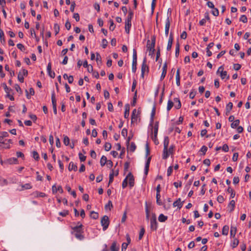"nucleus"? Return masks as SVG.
Instances as JSON below:
<instances>
[{
  "instance_id": "obj_1",
  "label": "nucleus",
  "mask_w": 251,
  "mask_h": 251,
  "mask_svg": "<svg viewBox=\"0 0 251 251\" xmlns=\"http://www.w3.org/2000/svg\"><path fill=\"white\" fill-rule=\"evenodd\" d=\"M82 226V225L79 222L77 223V225L76 226L74 227L72 226V229L73 230L72 233L74 234L76 238L79 240H82L84 238V236L83 234V230Z\"/></svg>"
},
{
  "instance_id": "obj_2",
  "label": "nucleus",
  "mask_w": 251,
  "mask_h": 251,
  "mask_svg": "<svg viewBox=\"0 0 251 251\" xmlns=\"http://www.w3.org/2000/svg\"><path fill=\"white\" fill-rule=\"evenodd\" d=\"M156 37L154 35H151V40H148L147 48L148 50L149 51V54H152L154 53L155 50L154 47L155 44Z\"/></svg>"
},
{
  "instance_id": "obj_3",
  "label": "nucleus",
  "mask_w": 251,
  "mask_h": 251,
  "mask_svg": "<svg viewBox=\"0 0 251 251\" xmlns=\"http://www.w3.org/2000/svg\"><path fill=\"white\" fill-rule=\"evenodd\" d=\"M100 223L102 226V229L105 231L108 227L109 224V218L107 216H104L101 219Z\"/></svg>"
},
{
  "instance_id": "obj_4",
  "label": "nucleus",
  "mask_w": 251,
  "mask_h": 251,
  "mask_svg": "<svg viewBox=\"0 0 251 251\" xmlns=\"http://www.w3.org/2000/svg\"><path fill=\"white\" fill-rule=\"evenodd\" d=\"M28 74V72L26 70L23 69L22 71L19 73L18 75V80L22 83L24 82V76L27 75Z\"/></svg>"
},
{
  "instance_id": "obj_5",
  "label": "nucleus",
  "mask_w": 251,
  "mask_h": 251,
  "mask_svg": "<svg viewBox=\"0 0 251 251\" xmlns=\"http://www.w3.org/2000/svg\"><path fill=\"white\" fill-rule=\"evenodd\" d=\"M148 67L146 64V59L145 58L143 60L141 67V76L144 77V74L146 71H148Z\"/></svg>"
},
{
  "instance_id": "obj_6",
  "label": "nucleus",
  "mask_w": 251,
  "mask_h": 251,
  "mask_svg": "<svg viewBox=\"0 0 251 251\" xmlns=\"http://www.w3.org/2000/svg\"><path fill=\"white\" fill-rule=\"evenodd\" d=\"M157 227V223L156 222V218L155 216H153L151 219V228L152 230H156Z\"/></svg>"
},
{
  "instance_id": "obj_7",
  "label": "nucleus",
  "mask_w": 251,
  "mask_h": 251,
  "mask_svg": "<svg viewBox=\"0 0 251 251\" xmlns=\"http://www.w3.org/2000/svg\"><path fill=\"white\" fill-rule=\"evenodd\" d=\"M126 178H127V180L128 179L129 185L130 187L132 188L133 187L134 185V178L132 174L131 173H129L127 176H126Z\"/></svg>"
},
{
  "instance_id": "obj_8",
  "label": "nucleus",
  "mask_w": 251,
  "mask_h": 251,
  "mask_svg": "<svg viewBox=\"0 0 251 251\" xmlns=\"http://www.w3.org/2000/svg\"><path fill=\"white\" fill-rule=\"evenodd\" d=\"M47 72H48L49 75L51 78H54L55 74L53 71H51V64L50 62H49L48 63L47 68Z\"/></svg>"
},
{
  "instance_id": "obj_9",
  "label": "nucleus",
  "mask_w": 251,
  "mask_h": 251,
  "mask_svg": "<svg viewBox=\"0 0 251 251\" xmlns=\"http://www.w3.org/2000/svg\"><path fill=\"white\" fill-rule=\"evenodd\" d=\"M138 118V112L136 109H134L131 114V123L137 122Z\"/></svg>"
},
{
  "instance_id": "obj_10",
  "label": "nucleus",
  "mask_w": 251,
  "mask_h": 251,
  "mask_svg": "<svg viewBox=\"0 0 251 251\" xmlns=\"http://www.w3.org/2000/svg\"><path fill=\"white\" fill-rule=\"evenodd\" d=\"M5 162L4 165L6 164H17L18 163V159L15 157H12L7 159L6 160L3 161Z\"/></svg>"
},
{
  "instance_id": "obj_11",
  "label": "nucleus",
  "mask_w": 251,
  "mask_h": 251,
  "mask_svg": "<svg viewBox=\"0 0 251 251\" xmlns=\"http://www.w3.org/2000/svg\"><path fill=\"white\" fill-rule=\"evenodd\" d=\"M173 39H174V37H173V32H171L170 34L168 45H167V50H169L171 49L172 46L173 44Z\"/></svg>"
},
{
  "instance_id": "obj_12",
  "label": "nucleus",
  "mask_w": 251,
  "mask_h": 251,
  "mask_svg": "<svg viewBox=\"0 0 251 251\" xmlns=\"http://www.w3.org/2000/svg\"><path fill=\"white\" fill-rule=\"evenodd\" d=\"M151 160V157H149L148 158V159L146 162V164H145L144 174L146 176H147L148 175V172H149V166H150Z\"/></svg>"
},
{
  "instance_id": "obj_13",
  "label": "nucleus",
  "mask_w": 251,
  "mask_h": 251,
  "mask_svg": "<svg viewBox=\"0 0 251 251\" xmlns=\"http://www.w3.org/2000/svg\"><path fill=\"white\" fill-rule=\"evenodd\" d=\"M183 205V202H181L180 198L178 199L176 201L173 203L174 207L177 206L179 209H180Z\"/></svg>"
},
{
  "instance_id": "obj_14",
  "label": "nucleus",
  "mask_w": 251,
  "mask_h": 251,
  "mask_svg": "<svg viewBox=\"0 0 251 251\" xmlns=\"http://www.w3.org/2000/svg\"><path fill=\"white\" fill-rule=\"evenodd\" d=\"M176 84L178 86H179L180 84V69L179 68L177 69V70L176 75Z\"/></svg>"
},
{
  "instance_id": "obj_15",
  "label": "nucleus",
  "mask_w": 251,
  "mask_h": 251,
  "mask_svg": "<svg viewBox=\"0 0 251 251\" xmlns=\"http://www.w3.org/2000/svg\"><path fill=\"white\" fill-rule=\"evenodd\" d=\"M22 188L20 189V191H23L24 190L30 189L32 186L30 183H26L25 184H22L21 185Z\"/></svg>"
},
{
  "instance_id": "obj_16",
  "label": "nucleus",
  "mask_w": 251,
  "mask_h": 251,
  "mask_svg": "<svg viewBox=\"0 0 251 251\" xmlns=\"http://www.w3.org/2000/svg\"><path fill=\"white\" fill-rule=\"evenodd\" d=\"M170 154H171L169 151H168V148H164L163 149V154H162V158L163 159H166L168 158Z\"/></svg>"
},
{
  "instance_id": "obj_17",
  "label": "nucleus",
  "mask_w": 251,
  "mask_h": 251,
  "mask_svg": "<svg viewBox=\"0 0 251 251\" xmlns=\"http://www.w3.org/2000/svg\"><path fill=\"white\" fill-rule=\"evenodd\" d=\"M68 169L70 171L72 170L76 171L77 169V166L75 165L73 162H71L69 163Z\"/></svg>"
},
{
  "instance_id": "obj_18",
  "label": "nucleus",
  "mask_w": 251,
  "mask_h": 251,
  "mask_svg": "<svg viewBox=\"0 0 251 251\" xmlns=\"http://www.w3.org/2000/svg\"><path fill=\"white\" fill-rule=\"evenodd\" d=\"M32 195L34 197H41L43 198L46 196V194L44 193L40 192L38 191H35L32 193Z\"/></svg>"
},
{
  "instance_id": "obj_19",
  "label": "nucleus",
  "mask_w": 251,
  "mask_h": 251,
  "mask_svg": "<svg viewBox=\"0 0 251 251\" xmlns=\"http://www.w3.org/2000/svg\"><path fill=\"white\" fill-rule=\"evenodd\" d=\"M136 149V146L134 142H131L130 145H127V149L131 152H134Z\"/></svg>"
},
{
  "instance_id": "obj_20",
  "label": "nucleus",
  "mask_w": 251,
  "mask_h": 251,
  "mask_svg": "<svg viewBox=\"0 0 251 251\" xmlns=\"http://www.w3.org/2000/svg\"><path fill=\"white\" fill-rule=\"evenodd\" d=\"M129 109H130L129 105L128 104L126 105L125 111L124 113V117L126 119L129 117Z\"/></svg>"
},
{
  "instance_id": "obj_21",
  "label": "nucleus",
  "mask_w": 251,
  "mask_h": 251,
  "mask_svg": "<svg viewBox=\"0 0 251 251\" xmlns=\"http://www.w3.org/2000/svg\"><path fill=\"white\" fill-rule=\"evenodd\" d=\"M131 25V22H130V20L129 18L127 19L126 21V25H125V29L126 31H129L130 29V27Z\"/></svg>"
},
{
  "instance_id": "obj_22",
  "label": "nucleus",
  "mask_w": 251,
  "mask_h": 251,
  "mask_svg": "<svg viewBox=\"0 0 251 251\" xmlns=\"http://www.w3.org/2000/svg\"><path fill=\"white\" fill-rule=\"evenodd\" d=\"M237 228L235 226H231L230 228V236L234 237L236 233Z\"/></svg>"
},
{
  "instance_id": "obj_23",
  "label": "nucleus",
  "mask_w": 251,
  "mask_h": 251,
  "mask_svg": "<svg viewBox=\"0 0 251 251\" xmlns=\"http://www.w3.org/2000/svg\"><path fill=\"white\" fill-rule=\"evenodd\" d=\"M235 204V202L234 200H232L229 202L228 207L230 208V212H232L234 210Z\"/></svg>"
},
{
  "instance_id": "obj_24",
  "label": "nucleus",
  "mask_w": 251,
  "mask_h": 251,
  "mask_svg": "<svg viewBox=\"0 0 251 251\" xmlns=\"http://www.w3.org/2000/svg\"><path fill=\"white\" fill-rule=\"evenodd\" d=\"M51 102L52 104V107H56V100L55 97V93L54 91L51 94Z\"/></svg>"
},
{
  "instance_id": "obj_25",
  "label": "nucleus",
  "mask_w": 251,
  "mask_h": 251,
  "mask_svg": "<svg viewBox=\"0 0 251 251\" xmlns=\"http://www.w3.org/2000/svg\"><path fill=\"white\" fill-rule=\"evenodd\" d=\"M111 251H118L119 247H117V243L116 242H113L112 244V245L110 247Z\"/></svg>"
},
{
  "instance_id": "obj_26",
  "label": "nucleus",
  "mask_w": 251,
  "mask_h": 251,
  "mask_svg": "<svg viewBox=\"0 0 251 251\" xmlns=\"http://www.w3.org/2000/svg\"><path fill=\"white\" fill-rule=\"evenodd\" d=\"M232 107H233V104L232 102H229L227 104V105L226 106V114H227L228 113H229L230 112V111H231V110L232 108Z\"/></svg>"
},
{
  "instance_id": "obj_27",
  "label": "nucleus",
  "mask_w": 251,
  "mask_h": 251,
  "mask_svg": "<svg viewBox=\"0 0 251 251\" xmlns=\"http://www.w3.org/2000/svg\"><path fill=\"white\" fill-rule=\"evenodd\" d=\"M155 107H153V108L152 109V111H151V119H150L151 125H152V123H153V119H154V117L155 116Z\"/></svg>"
},
{
  "instance_id": "obj_28",
  "label": "nucleus",
  "mask_w": 251,
  "mask_h": 251,
  "mask_svg": "<svg viewBox=\"0 0 251 251\" xmlns=\"http://www.w3.org/2000/svg\"><path fill=\"white\" fill-rule=\"evenodd\" d=\"M229 227L228 226H224L222 229V234L224 235H227L228 233Z\"/></svg>"
},
{
  "instance_id": "obj_29",
  "label": "nucleus",
  "mask_w": 251,
  "mask_h": 251,
  "mask_svg": "<svg viewBox=\"0 0 251 251\" xmlns=\"http://www.w3.org/2000/svg\"><path fill=\"white\" fill-rule=\"evenodd\" d=\"M169 144V138L168 136H165L164 139L163 144L164 148H168Z\"/></svg>"
},
{
  "instance_id": "obj_30",
  "label": "nucleus",
  "mask_w": 251,
  "mask_h": 251,
  "mask_svg": "<svg viewBox=\"0 0 251 251\" xmlns=\"http://www.w3.org/2000/svg\"><path fill=\"white\" fill-rule=\"evenodd\" d=\"M167 216L161 214L158 217V220L160 222H164L167 220Z\"/></svg>"
},
{
  "instance_id": "obj_31",
  "label": "nucleus",
  "mask_w": 251,
  "mask_h": 251,
  "mask_svg": "<svg viewBox=\"0 0 251 251\" xmlns=\"http://www.w3.org/2000/svg\"><path fill=\"white\" fill-rule=\"evenodd\" d=\"M240 124V120H236L234 121L231 124V127L232 128H235L238 126Z\"/></svg>"
},
{
  "instance_id": "obj_32",
  "label": "nucleus",
  "mask_w": 251,
  "mask_h": 251,
  "mask_svg": "<svg viewBox=\"0 0 251 251\" xmlns=\"http://www.w3.org/2000/svg\"><path fill=\"white\" fill-rule=\"evenodd\" d=\"M158 127H159L158 122H156V123L154 126V127H153V130H154L153 136H154L155 138H156V136L157 135Z\"/></svg>"
},
{
  "instance_id": "obj_33",
  "label": "nucleus",
  "mask_w": 251,
  "mask_h": 251,
  "mask_svg": "<svg viewBox=\"0 0 251 251\" xmlns=\"http://www.w3.org/2000/svg\"><path fill=\"white\" fill-rule=\"evenodd\" d=\"M107 161L106 157L104 155H102L100 161L101 166H103L106 163Z\"/></svg>"
},
{
  "instance_id": "obj_34",
  "label": "nucleus",
  "mask_w": 251,
  "mask_h": 251,
  "mask_svg": "<svg viewBox=\"0 0 251 251\" xmlns=\"http://www.w3.org/2000/svg\"><path fill=\"white\" fill-rule=\"evenodd\" d=\"M170 22L169 19V18H168L166 21L165 22V31H169V28H170Z\"/></svg>"
},
{
  "instance_id": "obj_35",
  "label": "nucleus",
  "mask_w": 251,
  "mask_h": 251,
  "mask_svg": "<svg viewBox=\"0 0 251 251\" xmlns=\"http://www.w3.org/2000/svg\"><path fill=\"white\" fill-rule=\"evenodd\" d=\"M137 60H132V71L133 73H135L136 71Z\"/></svg>"
},
{
  "instance_id": "obj_36",
  "label": "nucleus",
  "mask_w": 251,
  "mask_h": 251,
  "mask_svg": "<svg viewBox=\"0 0 251 251\" xmlns=\"http://www.w3.org/2000/svg\"><path fill=\"white\" fill-rule=\"evenodd\" d=\"M173 105H174L173 102L171 100H169L168 101L167 107V111H170L171 109V108L173 107Z\"/></svg>"
},
{
  "instance_id": "obj_37",
  "label": "nucleus",
  "mask_w": 251,
  "mask_h": 251,
  "mask_svg": "<svg viewBox=\"0 0 251 251\" xmlns=\"http://www.w3.org/2000/svg\"><path fill=\"white\" fill-rule=\"evenodd\" d=\"M160 194H156V203L159 205H161L162 204V202L160 200Z\"/></svg>"
},
{
  "instance_id": "obj_38",
  "label": "nucleus",
  "mask_w": 251,
  "mask_h": 251,
  "mask_svg": "<svg viewBox=\"0 0 251 251\" xmlns=\"http://www.w3.org/2000/svg\"><path fill=\"white\" fill-rule=\"evenodd\" d=\"M220 76L222 79H224L226 77L227 79H228L229 77V76L227 75L226 71H222L221 73Z\"/></svg>"
},
{
  "instance_id": "obj_39",
  "label": "nucleus",
  "mask_w": 251,
  "mask_h": 251,
  "mask_svg": "<svg viewBox=\"0 0 251 251\" xmlns=\"http://www.w3.org/2000/svg\"><path fill=\"white\" fill-rule=\"evenodd\" d=\"M90 216L93 219H97L99 217V214L97 212H95V211H92L91 212Z\"/></svg>"
},
{
  "instance_id": "obj_40",
  "label": "nucleus",
  "mask_w": 251,
  "mask_h": 251,
  "mask_svg": "<svg viewBox=\"0 0 251 251\" xmlns=\"http://www.w3.org/2000/svg\"><path fill=\"white\" fill-rule=\"evenodd\" d=\"M4 32H0V42L3 45H5V40L4 39Z\"/></svg>"
},
{
  "instance_id": "obj_41",
  "label": "nucleus",
  "mask_w": 251,
  "mask_h": 251,
  "mask_svg": "<svg viewBox=\"0 0 251 251\" xmlns=\"http://www.w3.org/2000/svg\"><path fill=\"white\" fill-rule=\"evenodd\" d=\"M114 176V171L112 170V171L111 172V173L109 174V184H110V183H111L113 182Z\"/></svg>"
},
{
  "instance_id": "obj_42",
  "label": "nucleus",
  "mask_w": 251,
  "mask_h": 251,
  "mask_svg": "<svg viewBox=\"0 0 251 251\" xmlns=\"http://www.w3.org/2000/svg\"><path fill=\"white\" fill-rule=\"evenodd\" d=\"M238 244L239 240L236 238H234L231 244V246L233 248H235L238 246Z\"/></svg>"
},
{
  "instance_id": "obj_43",
  "label": "nucleus",
  "mask_w": 251,
  "mask_h": 251,
  "mask_svg": "<svg viewBox=\"0 0 251 251\" xmlns=\"http://www.w3.org/2000/svg\"><path fill=\"white\" fill-rule=\"evenodd\" d=\"M211 13L214 16H218L219 14L218 9L215 7H214V8H212Z\"/></svg>"
},
{
  "instance_id": "obj_44",
  "label": "nucleus",
  "mask_w": 251,
  "mask_h": 251,
  "mask_svg": "<svg viewBox=\"0 0 251 251\" xmlns=\"http://www.w3.org/2000/svg\"><path fill=\"white\" fill-rule=\"evenodd\" d=\"M63 143L66 146H68L70 144V139L67 136H64L63 139Z\"/></svg>"
},
{
  "instance_id": "obj_45",
  "label": "nucleus",
  "mask_w": 251,
  "mask_h": 251,
  "mask_svg": "<svg viewBox=\"0 0 251 251\" xmlns=\"http://www.w3.org/2000/svg\"><path fill=\"white\" fill-rule=\"evenodd\" d=\"M32 157L36 160H38L39 159V155L36 151L32 152Z\"/></svg>"
},
{
  "instance_id": "obj_46",
  "label": "nucleus",
  "mask_w": 251,
  "mask_h": 251,
  "mask_svg": "<svg viewBox=\"0 0 251 251\" xmlns=\"http://www.w3.org/2000/svg\"><path fill=\"white\" fill-rule=\"evenodd\" d=\"M240 21L244 23H246L248 21V19L246 15H243L240 18Z\"/></svg>"
},
{
  "instance_id": "obj_47",
  "label": "nucleus",
  "mask_w": 251,
  "mask_h": 251,
  "mask_svg": "<svg viewBox=\"0 0 251 251\" xmlns=\"http://www.w3.org/2000/svg\"><path fill=\"white\" fill-rule=\"evenodd\" d=\"M111 148V145L109 143H106L104 145V149L106 151H109Z\"/></svg>"
},
{
  "instance_id": "obj_48",
  "label": "nucleus",
  "mask_w": 251,
  "mask_h": 251,
  "mask_svg": "<svg viewBox=\"0 0 251 251\" xmlns=\"http://www.w3.org/2000/svg\"><path fill=\"white\" fill-rule=\"evenodd\" d=\"M107 44H108V42L106 39H102V42H101V46L103 49L106 48V47L107 46Z\"/></svg>"
},
{
  "instance_id": "obj_49",
  "label": "nucleus",
  "mask_w": 251,
  "mask_h": 251,
  "mask_svg": "<svg viewBox=\"0 0 251 251\" xmlns=\"http://www.w3.org/2000/svg\"><path fill=\"white\" fill-rule=\"evenodd\" d=\"M175 101L178 102V103L176 105H175V107L177 109H179L181 106L180 100H179V99L176 98L175 99Z\"/></svg>"
},
{
  "instance_id": "obj_50",
  "label": "nucleus",
  "mask_w": 251,
  "mask_h": 251,
  "mask_svg": "<svg viewBox=\"0 0 251 251\" xmlns=\"http://www.w3.org/2000/svg\"><path fill=\"white\" fill-rule=\"evenodd\" d=\"M144 233H145V229L144 228H142L141 229L140 233H139V240H141L142 238Z\"/></svg>"
},
{
  "instance_id": "obj_51",
  "label": "nucleus",
  "mask_w": 251,
  "mask_h": 251,
  "mask_svg": "<svg viewBox=\"0 0 251 251\" xmlns=\"http://www.w3.org/2000/svg\"><path fill=\"white\" fill-rule=\"evenodd\" d=\"M217 200L219 203H222L225 200L222 195H219L218 196Z\"/></svg>"
},
{
  "instance_id": "obj_52",
  "label": "nucleus",
  "mask_w": 251,
  "mask_h": 251,
  "mask_svg": "<svg viewBox=\"0 0 251 251\" xmlns=\"http://www.w3.org/2000/svg\"><path fill=\"white\" fill-rule=\"evenodd\" d=\"M207 150V148L205 146H202L200 150V151L202 152V154L204 155Z\"/></svg>"
},
{
  "instance_id": "obj_53",
  "label": "nucleus",
  "mask_w": 251,
  "mask_h": 251,
  "mask_svg": "<svg viewBox=\"0 0 251 251\" xmlns=\"http://www.w3.org/2000/svg\"><path fill=\"white\" fill-rule=\"evenodd\" d=\"M179 44L177 43L176 45V56L177 57L179 55Z\"/></svg>"
},
{
  "instance_id": "obj_54",
  "label": "nucleus",
  "mask_w": 251,
  "mask_h": 251,
  "mask_svg": "<svg viewBox=\"0 0 251 251\" xmlns=\"http://www.w3.org/2000/svg\"><path fill=\"white\" fill-rule=\"evenodd\" d=\"M79 158L81 162H83L86 159V156L83 155L81 153H79L78 154Z\"/></svg>"
},
{
  "instance_id": "obj_55",
  "label": "nucleus",
  "mask_w": 251,
  "mask_h": 251,
  "mask_svg": "<svg viewBox=\"0 0 251 251\" xmlns=\"http://www.w3.org/2000/svg\"><path fill=\"white\" fill-rule=\"evenodd\" d=\"M17 47L19 50H20L22 51H24L25 50L24 46L22 44H18Z\"/></svg>"
},
{
  "instance_id": "obj_56",
  "label": "nucleus",
  "mask_w": 251,
  "mask_h": 251,
  "mask_svg": "<svg viewBox=\"0 0 251 251\" xmlns=\"http://www.w3.org/2000/svg\"><path fill=\"white\" fill-rule=\"evenodd\" d=\"M128 244H127L126 243H123L122 245V251H126V250L127 248V246H128Z\"/></svg>"
},
{
  "instance_id": "obj_57",
  "label": "nucleus",
  "mask_w": 251,
  "mask_h": 251,
  "mask_svg": "<svg viewBox=\"0 0 251 251\" xmlns=\"http://www.w3.org/2000/svg\"><path fill=\"white\" fill-rule=\"evenodd\" d=\"M121 134L124 137L127 136V130L126 128H123L122 130Z\"/></svg>"
},
{
  "instance_id": "obj_58",
  "label": "nucleus",
  "mask_w": 251,
  "mask_h": 251,
  "mask_svg": "<svg viewBox=\"0 0 251 251\" xmlns=\"http://www.w3.org/2000/svg\"><path fill=\"white\" fill-rule=\"evenodd\" d=\"M127 185V178H125L124 179V180H123V183H122V187L123 188H125Z\"/></svg>"
},
{
  "instance_id": "obj_59",
  "label": "nucleus",
  "mask_w": 251,
  "mask_h": 251,
  "mask_svg": "<svg viewBox=\"0 0 251 251\" xmlns=\"http://www.w3.org/2000/svg\"><path fill=\"white\" fill-rule=\"evenodd\" d=\"M241 65L239 64H234L233 65V68L236 71H238L240 69Z\"/></svg>"
},
{
  "instance_id": "obj_60",
  "label": "nucleus",
  "mask_w": 251,
  "mask_h": 251,
  "mask_svg": "<svg viewBox=\"0 0 251 251\" xmlns=\"http://www.w3.org/2000/svg\"><path fill=\"white\" fill-rule=\"evenodd\" d=\"M222 149L225 152H227L229 150L228 146L226 144H224L222 147Z\"/></svg>"
},
{
  "instance_id": "obj_61",
  "label": "nucleus",
  "mask_w": 251,
  "mask_h": 251,
  "mask_svg": "<svg viewBox=\"0 0 251 251\" xmlns=\"http://www.w3.org/2000/svg\"><path fill=\"white\" fill-rule=\"evenodd\" d=\"M59 214L63 217H65L68 214V211L64 210L63 211L60 212Z\"/></svg>"
},
{
  "instance_id": "obj_62",
  "label": "nucleus",
  "mask_w": 251,
  "mask_h": 251,
  "mask_svg": "<svg viewBox=\"0 0 251 251\" xmlns=\"http://www.w3.org/2000/svg\"><path fill=\"white\" fill-rule=\"evenodd\" d=\"M65 27L67 30H69L71 27V23L69 21H67L65 24Z\"/></svg>"
},
{
  "instance_id": "obj_63",
  "label": "nucleus",
  "mask_w": 251,
  "mask_h": 251,
  "mask_svg": "<svg viewBox=\"0 0 251 251\" xmlns=\"http://www.w3.org/2000/svg\"><path fill=\"white\" fill-rule=\"evenodd\" d=\"M196 94V91H191L189 94V98L191 99H193L194 98Z\"/></svg>"
},
{
  "instance_id": "obj_64",
  "label": "nucleus",
  "mask_w": 251,
  "mask_h": 251,
  "mask_svg": "<svg viewBox=\"0 0 251 251\" xmlns=\"http://www.w3.org/2000/svg\"><path fill=\"white\" fill-rule=\"evenodd\" d=\"M238 157V153H237V152L234 153L232 156V160L233 161H236L237 160Z\"/></svg>"
}]
</instances>
